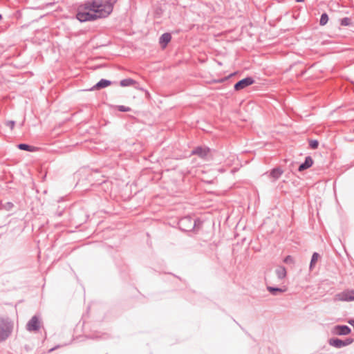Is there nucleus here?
<instances>
[{
  "label": "nucleus",
  "instance_id": "31",
  "mask_svg": "<svg viewBox=\"0 0 354 354\" xmlns=\"http://www.w3.org/2000/svg\"><path fill=\"white\" fill-rule=\"evenodd\" d=\"M53 4H54V3H47V6H52Z\"/></svg>",
  "mask_w": 354,
  "mask_h": 354
},
{
  "label": "nucleus",
  "instance_id": "18",
  "mask_svg": "<svg viewBox=\"0 0 354 354\" xmlns=\"http://www.w3.org/2000/svg\"><path fill=\"white\" fill-rule=\"evenodd\" d=\"M267 290L274 296L278 295L279 293H282L286 291V289H283L281 288L274 287V286H268Z\"/></svg>",
  "mask_w": 354,
  "mask_h": 354
},
{
  "label": "nucleus",
  "instance_id": "20",
  "mask_svg": "<svg viewBox=\"0 0 354 354\" xmlns=\"http://www.w3.org/2000/svg\"><path fill=\"white\" fill-rule=\"evenodd\" d=\"M134 84H136V81L131 78L122 80L120 82V85L122 87L133 86Z\"/></svg>",
  "mask_w": 354,
  "mask_h": 354
},
{
  "label": "nucleus",
  "instance_id": "16",
  "mask_svg": "<svg viewBox=\"0 0 354 354\" xmlns=\"http://www.w3.org/2000/svg\"><path fill=\"white\" fill-rule=\"evenodd\" d=\"M283 171L280 167H276L271 170L270 176L275 180L279 179L283 174Z\"/></svg>",
  "mask_w": 354,
  "mask_h": 354
},
{
  "label": "nucleus",
  "instance_id": "9",
  "mask_svg": "<svg viewBox=\"0 0 354 354\" xmlns=\"http://www.w3.org/2000/svg\"><path fill=\"white\" fill-rule=\"evenodd\" d=\"M210 152V149L206 146H197L192 151L191 154L196 155L201 158L206 159Z\"/></svg>",
  "mask_w": 354,
  "mask_h": 354
},
{
  "label": "nucleus",
  "instance_id": "24",
  "mask_svg": "<svg viewBox=\"0 0 354 354\" xmlns=\"http://www.w3.org/2000/svg\"><path fill=\"white\" fill-rule=\"evenodd\" d=\"M309 147L312 149H316L319 147V142L317 140H310L309 141Z\"/></svg>",
  "mask_w": 354,
  "mask_h": 354
},
{
  "label": "nucleus",
  "instance_id": "10",
  "mask_svg": "<svg viewBox=\"0 0 354 354\" xmlns=\"http://www.w3.org/2000/svg\"><path fill=\"white\" fill-rule=\"evenodd\" d=\"M336 299L339 301H354V290L343 291L336 295Z\"/></svg>",
  "mask_w": 354,
  "mask_h": 354
},
{
  "label": "nucleus",
  "instance_id": "27",
  "mask_svg": "<svg viewBox=\"0 0 354 354\" xmlns=\"http://www.w3.org/2000/svg\"><path fill=\"white\" fill-rule=\"evenodd\" d=\"M6 125L12 129L15 125V122L13 120L8 121L6 122Z\"/></svg>",
  "mask_w": 354,
  "mask_h": 354
},
{
  "label": "nucleus",
  "instance_id": "6",
  "mask_svg": "<svg viewBox=\"0 0 354 354\" xmlns=\"http://www.w3.org/2000/svg\"><path fill=\"white\" fill-rule=\"evenodd\" d=\"M330 333L333 335H347L351 333V328L346 325H335L331 328Z\"/></svg>",
  "mask_w": 354,
  "mask_h": 354
},
{
  "label": "nucleus",
  "instance_id": "33",
  "mask_svg": "<svg viewBox=\"0 0 354 354\" xmlns=\"http://www.w3.org/2000/svg\"><path fill=\"white\" fill-rule=\"evenodd\" d=\"M2 19V15L0 14V20Z\"/></svg>",
  "mask_w": 354,
  "mask_h": 354
},
{
  "label": "nucleus",
  "instance_id": "7",
  "mask_svg": "<svg viewBox=\"0 0 354 354\" xmlns=\"http://www.w3.org/2000/svg\"><path fill=\"white\" fill-rule=\"evenodd\" d=\"M41 320L38 315H34L28 322L26 326V328L28 331H37L40 328Z\"/></svg>",
  "mask_w": 354,
  "mask_h": 354
},
{
  "label": "nucleus",
  "instance_id": "21",
  "mask_svg": "<svg viewBox=\"0 0 354 354\" xmlns=\"http://www.w3.org/2000/svg\"><path fill=\"white\" fill-rule=\"evenodd\" d=\"M328 21V15L326 12H324L322 14L320 19H319V25L324 26Z\"/></svg>",
  "mask_w": 354,
  "mask_h": 354
},
{
  "label": "nucleus",
  "instance_id": "8",
  "mask_svg": "<svg viewBox=\"0 0 354 354\" xmlns=\"http://www.w3.org/2000/svg\"><path fill=\"white\" fill-rule=\"evenodd\" d=\"M255 82L254 79L252 77H246L239 81H238L234 85V89L236 91L242 90Z\"/></svg>",
  "mask_w": 354,
  "mask_h": 354
},
{
  "label": "nucleus",
  "instance_id": "3",
  "mask_svg": "<svg viewBox=\"0 0 354 354\" xmlns=\"http://www.w3.org/2000/svg\"><path fill=\"white\" fill-rule=\"evenodd\" d=\"M12 330V325L9 318L0 317V342L5 341Z\"/></svg>",
  "mask_w": 354,
  "mask_h": 354
},
{
  "label": "nucleus",
  "instance_id": "26",
  "mask_svg": "<svg viewBox=\"0 0 354 354\" xmlns=\"http://www.w3.org/2000/svg\"><path fill=\"white\" fill-rule=\"evenodd\" d=\"M283 262L287 264H292L294 263V259L292 256L288 255L284 258Z\"/></svg>",
  "mask_w": 354,
  "mask_h": 354
},
{
  "label": "nucleus",
  "instance_id": "12",
  "mask_svg": "<svg viewBox=\"0 0 354 354\" xmlns=\"http://www.w3.org/2000/svg\"><path fill=\"white\" fill-rule=\"evenodd\" d=\"M313 164V160L311 156H308L305 158L304 162L299 165L298 167L299 171H303L310 168Z\"/></svg>",
  "mask_w": 354,
  "mask_h": 354
},
{
  "label": "nucleus",
  "instance_id": "4",
  "mask_svg": "<svg viewBox=\"0 0 354 354\" xmlns=\"http://www.w3.org/2000/svg\"><path fill=\"white\" fill-rule=\"evenodd\" d=\"M99 16L96 15H93L90 12L84 10L82 6H79L77 14L76 19L80 22H86V21H93L98 18Z\"/></svg>",
  "mask_w": 354,
  "mask_h": 354
},
{
  "label": "nucleus",
  "instance_id": "32",
  "mask_svg": "<svg viewBox=\"0 0 354 354\" xmlns=\"http://www.w3.org/2000/svg\"><path fill=\"white\" fill-rule=\"evenodd\" d=\"M55 348H56V347L53 348H51V349L50 350V351H54Z\"/></svg>",
  "mask_w": 354,
  "mask_h": 354
},
{
  "label": "nucleus",
  "instance_id": "5",
  "mask_svg": "<svg viewBox=\"0 0 354 354\" xmlns=\"http://www.w3.org/2000/svg\"><path fill=\"white\" fill-rule=\"evenodd\" d=\"M354 342V339L351 337H347L345 339H341L337 337H332L328 340V343L330 346H333L336 348H342L351 344Z\"/></svg>",
  "mask_w": 354,
  "mask_h": 354
},
{
  "label": "nucleus",
  "instance_id": "28",
  "mask_svg": "<svg viewBox=\"0 0 354 354\" xmlns=\"http://www.w3.org/2000/svg\"><path fill=\"white\" fill-rule=\"evenodd\" d=\"M13 206L14 205L11 202H8L6 203L5 207L7 210H10L13 207Z\"/></svg>",
  "mask_w": 354,
  "mask_h": 354
},
{
  "label": "nucleus",
  "instance_id": "23",
  "mask_svg": "<svg viewBox=\"0 0 354 354\" xmlns=\"http://www.w3.org/2000/svg\"><path fill=\"white\" fill-rule=\"evenodd\" d=\"M340 24L343 26H348L351 24V19L349 17H344L340 20Z\"/></svg>",
  "mask_w": 354,
  "mask_h": 354
},
{
  "label": "nucleus",
  "instance_id": "13",
  "mask_svg": "<svg viewBox=\"0 0 354 354\" xmlns=\"http://www.w3.org/2000/svg\"><path fill=\"white\" fill-rule=\"evenodd\" d=\"M118 1V0H104L103 1L104 8H105L106 10H104V14L109 15L113 10L114 4Z\"/></svg>",
  "mask_w": 354,
  "mask_h": 354
},
{
  "label": "nucleus",
  "instance_id": "25",
  "mask_svg": "<svg viewBox=\"0 0 354 354\" xmlns=\"http://www.w3.org/2000/svg\"><path fill=\"white\" fill-rule=\"evenodd\" d=\"M117 110L121 112H128L131 111V108L129 106H126L124 105H118L116 106Z\"/></svg>",
  "mask_w": 354,
  "mask_h": 354
},
{
  "label": "nucleus",
  "instance_id": "1",
  "mask_svg": "<svg viewBox=\"0 0 354 354\" xmlns=\"http://www.w3.org/2000/svg\"><path fill=\"white\" fill-rule=\"evenodd\" d=\"M80 6H82L85 10L92 11V14L99 16V19L105 18L109 16L104 12V10H106V9L104 8L103 0L87 1Z\"/></svg>",
  "mask_w": 354,
  "mask_h": 354
},
{
  "label": "nucleus",
  "instance_id": "30",
  "mask_svg": "<svg viewBox=\"0 0 354 354\" xmlns=\"http://www.w3.org/2000/svg\"><path fill=\"white\" fill-rule=\"evenodd\" d=\"M295 1L297 3H301V2H304V0H295Z\"/></svg>",
  "mask_w": 354,
  "mask_h": 354
},
{
  "label": "nucleus",
  "instance_id": "2",
  "mask_svg": "<svg viewBox=\"0 0 354 354\" xmlns=\"http://www.w3.org/2000/svg\"><path fill=\"white\" fill-rule=\"evenodd\" d=\"M201 223L198 219L192 218L189 216L181 218L178 223L179 229L184 232H191Z\"/></svg>",
  "mask_w": 354,
  "mask_h": 354
},
{
  "label": "nucleus",
  "instance_id": "14",
  "mask_svg": "<svg viewBox=\"0 0 354 354\" xmlns=\"http://www.w3.org/2000/svg\"><path fill=\"white\" fill-rule=\"evenodd\" d=\"M171 35L169 32L163 33L159 39V43L162 47H165L171 41Z\"/></svg>",
  "mask_w": 354,
  "mask_h": 354
},
{
  "label": "nucleus",
  "instance_id": "19",
  "mask_svg": "<svg viewBox=\"0 0 354 354\" xmlns=\"http://www.w3.org/2000/svg\"><path fill=\"white\" fill-rule=\"evenodd\" d=\"M319 257L320 256H319V253H317L316 252H315L313 254V255L311 257V260H310V266H309V269L310 270H312L314 268V267L315 266V263L317 261V260L319 258Z\"/></svg>",
  "mask_w": 354,
  "mask_h": 354
},
{
  "label": "nucleus",
  "instance_id": "11",
  "mask_svg": "<svg viewBox=\"0 0 354 354\" xmlns=\"http://www.w3.org/2000/svg\"><path fill=\"white\" fill-rule=\"evenodd\" d=\"M111 84H112L111 81H110L109 80H106V79H101L90 90L91 91L100 90V89L106 88Z\"/></svg>",
  "mask_w": 354,
  "mask_h": 354
},
{
  "label": "nucleus",
  "instance_id": "15",
  "mask_svg": "<svg viewBox=\"0 0 354 354\" xmlns=\"http://www.w3.org/2000/svg\"><path fill=\"white\" fill-rule=\"evenodd\" d=\"M275 273L279 279H283L287 274L286 269L284 266H278L275 270Z\"/></svg>",
  "mask_w": 354,
  "mask_h": 354
},
{
  "label": "nucleus",
  "instance_id": "29",
  "mask_svg": "<svg viewBox=\"0 0 354 354\" xmlns=\"http://www.w3.org/2000/svg\"><path fill=\"white\" fill-rule=\"evenodd\" d=\"M64 210L57 211L55 214L58 217H61L63 215Z\"/></svg>",
  "mask_w": 354,
  "mask_h": 354
},
{
  "label": "nucleus",
  "instance_id": "17",
  "mask_svg": "<svg viewBox=\"0 0 354 354\" xmlns=\"http://www.w3.org/2000/svg\"><path fill=\"white\" fill-rule=\"evenodd\" d=\"M18 149L26 151L33 152L36 151V147L26 143H20L17 145Z\"/></svg>",
  "mask_w": 354,
  "mask_h": 354
},
{
  "label": "nucleus",
  "instance_id": "22",
  "mask_svg": "<svg viewBox=\"0 0 354 354\" xmlns=\"http://www.w3.org/2000/svg\"><path fill=\"white\" fill-rule=\"evenodd\" d=\"M133 86L135 88L138 90H140L142 91H144L145 93V95L147 98L150 97V93L147 90L144 89L142 87L140 86V84L136 81V84H133Z\"/></svg>",
  "mask_w": 354,
  "mask_h": 354
}]
</instances>
